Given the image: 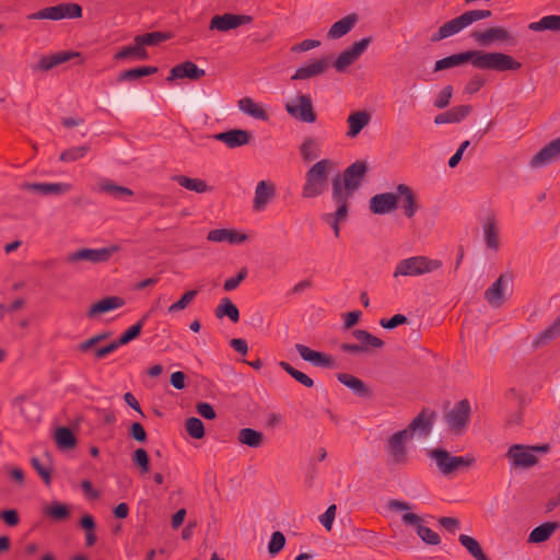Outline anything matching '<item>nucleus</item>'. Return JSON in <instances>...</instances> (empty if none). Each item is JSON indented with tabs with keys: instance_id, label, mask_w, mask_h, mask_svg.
<instances>
[{
	"instance_id": "1",
	"label": "nucleus",
	"mask_w": 560,
	"mask_h": 560,
	"mask_svg": "<svg viewBox=\"0 0 560 560\" xmlns=\"http://www.w3.org/2000/svg\"><path fill=\"white\" fill-rule=\"evenodd\" d=\"M388 508L392 511L400 512L404 524L412 526L422 541L428 545L440 544V536L429 527L424 526L423 518L411 511L412 506L408 502L390 500L388 502Z\"/></svg>"
},
{
	"instance_id": "2",
	"label": "nucleus",
	"mask_w": 560,
	"mask_h": 560,
	"mask_svg": "<svg viewBox=\"0 0 560 560\" xmlns=\"http://www.w3.org/2000/svg\"><path fill=\"white\" fill-rule=\"evenodd\" d=\"M334 168V162L330 160H320L316 162L305 174V183L302 189L304 198H316L326 189L330 171Z\"/></svg>"
},
{
	"instance_id": "3",
	"label": "nucleus",
	"mask_w": 560,
	"mask_h": 560,
	"mask_svg": "<svg viewBox=\"0 0 560 560\" xmlns=\"http://www.w3.org/2000/svg\"><path fill=\"white\" fill-rule=\"evenodd\" d=\"M368 166L365 162L357 161L346 168L343 176L334 177L331 192H339L343 199L349 200L353 192L361 186Z\"/></svg>"
},
{
	"instance_id": "4",
	"label": "nucleus",
	"mask_w": 560,
	"mask_h": 560,
	"mask_svg": "<svg viewBox=\"0 0 560 560\" xmlns=\"http://www.w3.org/2000/svg\"><path fill=\"white\" fill-rule=\"evenodd\" d=\"M471 56L472 66L482 70L513 71L521 68L518 61L503 52L471 50Z\"/></svg>"
},
{
	"instance_id": "5",
	"label": "nucleus",
	"mask_w": 560,
	"mask_h": 560,
	"mask_svg": "<svg viewBox=\"0 0 560 560\" xmlns=\"http://www.w3.org/2000/svg\"><path fill=\"white\" fill-rule=\"evenodd\" d=\"M442 267V262L425 256H412L397 262L393 277H420Z\"/></svg>"
},
{
	"instance_id": "6",
	"label": "nucleus",
	"mask_w": 560,
	"mask_h": 560,
	"mask_svg": "<svg viewBox=\"0 0 560 560\" xmlns=\"http://www.w3.org/2000/svg\"><path fill=\"white\" fill-rule=\"evenodd\" d=\"M120 246L112 244L102 248H81L67 256V261L72 265H79L82 261L91 264H102L109 260L110 256L117 253Z\"/></svg>"
},
{
	"instance_id": "7",
	"label": "nucleus",
	"mask_w": 560,
	"mask_h": 560,
	"mask_svg": "<svg viewBox=\"0 0 560 560\" xmlns=\"http://www.w3.org/2000/svg\"><path fill=\"white\" fill-rule=\"evenodd\" d=\"M285 110L295 119L304 122H314L316 120L312 98L307 94L298 93L294 97L288 98Z\"/></svg>"
},
{
	"instance_id": "8",
	"label": "nucleus",
	"mask_w": 560,
	"mask_h": 560,
	"mask_svg": "<svg viewBox=\"0 0 560 560\" xmlns=\"http://www.w3.org/2000/svg\"><path fill=\"white\" fill-rule=\"evenodd\" d=\"M490 15H491V11H489V10L467 11L464 14H462L460 16L446 22L441 27L443 30V33H445V35L447 37H451L455 34L459 33L464 28L468 27L474 22L482 20V19H487Z\"/></svg>"
},
{
	"instance_id": "9",
	"label": "nucleus",
	"mask_w": 560,
	"mask_h": 560,
	"mask_svg": "<svg viewBox=\"0 0 560 560\" xmlns=\"http://www.w3.org/2000/svg\"><path fill=\"white\" fill-rule=\"evenodd\" d=\"M430 456L435 460L439 469L445 475L452 474L462 467L469 466L474 460L469 456H451L444 450H433L430 452Z\"/></svg>"
},
{
	"instance_id": "10",
	"label": "nucleus",
	"mask_w": 560,
	"mask_h": 560,
	"mask_svg": "<svg viewBox=\"0 0 560 560\" xmlns=\"http://www.w3.org/2000/svg\"><path fill=\"white\" fill-rule=\"evenodd\" d=\"M411 439L405 430L394 433L388 439L387 452L392 463L400 465L407 462V444Z\"/></svg>"
},
{
	"instance_id": "11",
	"label": "nucleus",
	"mask_w": 560,
	"mask_h": 560,
	"mask_svg": "<svg viewBox=\"0 0 560 560\" xmlns=\"http://www.w3.org/2000/svg\"><path fill=\"white\" fill-rule=\"evenodd\" d=\"M511 278L508 275H501L486 291L485 299L493 308L503 305L506 296L510 294Z\"/></svg>"
},
{
	"instance_id": "12",
	"label": "nucleus",
	"mask_w": 560,
	"mask_h": 560,
	"mask_svg": "<svg viewBox=\"0 0 560 560\" xmlns=\"http://www.w3.org/2000/svg\"><path fill=\"white\" fill-rule=\"evenodd\" d=\"M506 456L514 468H529L537 463L534 450L522 444L512 445L509 448Z\"/></svg>"
},
{
	"instance_id": "13",
	"label": "nucleus",
	"mask_w": 560,
	"mask_h": 560,
	"mask_svg": "<svg viewBox=\"0 0 560 560\" xmlns=\"http://www.w3.org/2000/svg\"><path fill=\"white\" fill-rule=\"evenodd\" d=\"M371 42V37H365L359 42H355L351 47L343 50L335 61V68L337 71H345L347 67L358 60L360 56L366 50Z\"/></svg>"
},
{
	"instance_id": "14",
	"label": "nucleus",
	"mask_w": 560,
	"mask_h": 560,
	"mask_svg": "<svg viewBox=\"0 0 560 560\" xmlns=\"http://www.w3.org/2000/svg\"><path fill=\"white\" fill-rule=\"evenodd\" d=\"M68 183H24L22 189L37 194L43 197L61 196L71 190Z\"/></svg>"
},
{
	"instance_id": "15",
	"label": "nucleus",
	"mask_w": 560,
	"mask_h": 560,
	"mask_svg": "<svg viewBox=\"0 0 560 560\" xmlns=\"http://www.w3.org/2000/svg\"><path fill=\"white\" fill-rule=\"evenodd\" d=\"M252 21L248 15L225 13L222 15H214L210 21V30H217L220 32H228L243 24H247Z\"/></svg>"
},
{
	"instance_id": "16",
	"label": "nucleus",
	"mask_w": 560,
	"mask_h": 560,
	"mask_svg": "<svg viewBox=\"0 0 560 560\" xmlns=\"http://www.w3.org/2000/svg\"><path fill=\"white\" fill-rule=\"evenodd\" d=\"M558 159H560V137L549 142L536 153L530 160L529 165L532 168H540Z\"/></svg>"
},
{
	"instance_id": "17",
	"label": "nucleus",
	"mask_w": 560,
	"mask_h": 560,
	"mask_svg": "<svg viewBox=\"0 0 560 560\" xmlns=\"http://www.w3.org/2000/svg\"><path fill=\"white\" fill-rule=\"evenodd\" d=\"M331 198L337 206L335 213H326L323 219L327 221L334 230L335 235L339 236V223L345 221L348 215V200L343 199L342 196L335 191L331 192Z\"/></svg>"
},
{
	"instance_id": "18",
	"label": "nucleus",
	"mask_w": 560,
	"mask_h": 560,
	"mask_svg": "<svg viewBox=\"0 0 560 560\" xmlns=\"http://www.w3.org/2000/svg\"><path fill=\"white\" fill-rule=\"evenodd\" d=\"M470 405L467 400L457 402L451 410L446 412V421L452 430H460L464 428L469 418Z\"/></svg>"
},
{
	"instance_id": "19",
	"label": "nucleus",
	"mask_w": 560,
	"mask_h": 560,
	"mask_svg": "<svg viewBox=\"0 0 560 560\" xmlns=\"http://www.w3.org/2000/svg\"><path fill=\"white\" fill-rule=\"evenodd\" d=\"M79 56L80 54L75 51H60L50 56L43 55L39 57L37 63L32 65V69L34 71H49L55 67Z\"/></svg>"
},
{
	"instance_id": "20",
	"label": "nucleus",
	"mask_w": 560,
	"mask_h": 560,
	"mask_svg": "<svg viewBox=\"0 0 560 560\" xmlns=\"http://www.w3.org/2000/svg\"><path fill=\"white\" fill-rule=\"evenodd\" d=\"M370 209L375 214H388L397 209V196L394 192L375 195L370 200Z\"/></svg>"
},
{
	"instance_id": "21",
	"label": "nucleus",
	"mask_w": 560,
	"mask_h": 560,
	"mask_svg": "<svg viewBox=\"0 0 560 560\" xmlns=\"http://www.w3.org/2000/svg\"><path fill=\"white\" fill-rule=\"evenodd\" d=\"M208 241L214 243H229L232 245L241 244L247 241V235L236 230L229 229H217L212 230L208 234Z\"/></svg>"
},
{
	"instance_id": "22",
	"label": "nucleus",
	"mask_w": 560,
	"mask_h": 560,
	"mask_svg": "<svg viewBox=\"0 0 560 560\" xmlns=\"http://www.w3.org/2000/svg\"><path fill=\"white\" fill-rule=\"evenodd\" d=\"M397 202L401 201V208L407 218H412L417 210H418V203L416 200V196L410 187L400 184L397 186Z\"/></svg>"
},
{
	"instance_id": "23",
	"label": "nucleus",
	"mask_w": 560,
	"mask_h": 560,
	"mask_svg": "<svg viewBox=\"0 0 560 560\" xmlns=\"http://www.w3.org/2000/svg\"><path fill=\"white\" fill-rule=\"evenodd\" d=\"M205 75V70L198 68L191 61H185L175 66L167 77V81H174L179 78H188L191 80L199 79Z\"/></svg>"
},
{
	"instance_id": "24",
	"label": "nucleus",
	"mask_w": 560,
	"mask_h": 560,
	"mask_svg": "<svg viewBox=\"0 0 560 560\" xmlns=\"http://www.w3.org/2000/svg\"><path fill=\"white\" fill-rule=\"evenodd\" d=\"M432 415L423 410L412 422L404 429L411 438L413 435L427 436L432 429Z\"/></svg>"
},
{
	"instance_id": "25",
	"label": "nucleus",
	"mask_w": 560,
	"mask_h": 560,
	"mask_svg": "<svg viewBox=\"0 0 560 560\" xmlns=\"http://www.w3.org/2000/svg\"><path fill=\"white\" fill-rule=\"evenodd\" d=\"M215 140L225 143L229 148H237L248 143L250 133L243 129H232L214 136Z\"/></svg>"
},
{
	"instance_id": "26",
	"label": "nucleus",
	"mask_w": 560,
	"mask_h": 560,
	"mask_svg": "<svg viewBox=\"0 0 560 560\" xmlns=\"http://www.w3.org/2000/svg\"><path fill=\"white\" fill-rule=\"evenodd\" d=\"M295 349L298 350L299 354L301 355V358L304 361H307L315 366H322V368L332 366L331 358L322 352L314 351V350L310 349L308 347L301 345V343H296Z\"/></svg>"
},
{
	"instance_id": "27",
	"label": "nucleus",
	"mask_w": 560,
	"mask_h": 560,
	"mask_svg": "<svg viewBox=\"0 0 560 560\" xmlns=\"http://www.w3.org/2000/svg\"><path fill=\"white\" fill-rule=\"evenodd\" d=\"M49 20L75 19L82 15V9L75 3H61L48 8Z\"/></svg>"
},
{
	"instance_id": "28",
	"label": "nucleus",
	"mask_w": 560,
	"mask_h": 560,
	"mask_svg": "<svg viewBox=\"0 0 560 560\" xmlns=\"http://www.w3.org/2000/svg\"><path fill=\"white\" fill-rule=\"evenodd\" d=\"M474 38L481 45L488 46L494 42H506L510 39V34L506 30L500 26L490 27L483 32H476Z\"/></svg>"
},
{
	"instance_id": "29",
	"label": "nucleus",
	"mask_w": 560,
	"mask_h": 560,
	"mask_svg": "<svg viewBox=\"0 0 560 560\" xmlns=\"http://www.w3.org/2000/svg\"><path fill=\"white\" fill-rule=\"evenodd\" d=\"M275 195V187L272 184L261 180L257 184L254 197V209L261 211L266 208L267 203Z\"/></svg>"
},
{
	"instance_id": "30",
	"label": "nucleus",
	"mask_w": 560,
	"mask_h": 560,
	"mask_svg": "<svg viewBox=\"0 0 560 560\" xmlns=\"http://www.w3.org/2000/svg\"><path fill=\"white\" fill-rule=\"evenodd\" d=\"M358 22V15L352 13L334 23L327 33L328 38L338 39L348 34Z\"/></svg>"
},
{
	"instance_id": "31",
	"label": "nucleus",
	"mask_w": 560,
	"mask_h": 560,
	"mask_svg": "<svg viewBox=\"0 0 560 560\" xmlns=\"http://www.w3.org/2000/svg\"><path fill=\"white\" fill-rule=\"evenodd\" d=\"M238 109L255 119L267 120L268 115L264 107L250 97H243L237 102Z\"/></svg>"
},
{
	"instance_id": "32",
	"label": "nucleus",
	"mask_w": 560,
	"mask_h": 560,
	"mask_svg": "<svg viewBox=\"0 0 560 560\" xmlns=\"http://www.w3.org/2000/svg\"><path fill=\"white\" fill-rule=\"evenodd\" d=\"M98 188L101 191L106 192L121 201L128 200L133 195L132 190L129 188L117 185L109 179H102L98 184Z\"/></svg>"
},
{
	"instance_id": "33",
	"label": "nucleus",
	"mask_w": 560,
	"mask_h": 560,
	"mask_svg": "<svg viewBox=\"0 0 560 560\" xmlns=\"http://www.w3.org/2000/svg\"><path fill=\"white\" fill-rule=\"evenodd\" d=\"M559 528V524L557 522H547L537 527H535L529 536L528 541L532 544H540L548 540L551 535Z\"/></svg>"
},
{
	"instance_id": "34",
	"label": "nucleus",
	"mask_w": 560,
	"mask_h": 560,
	"mask_svg": "<svg viewBox=\"0 0 560 560\" xmlns=\"http://www.w3.org/2000/svg\"><path fill=\"white\" fill-rule=\"evenodd\" d=\"M327 66H328V63H327L326 59L315 60L314 62H312L305 67L299 68L296 70V72L293 74L292 79L293 80H304V79H308V78L318 75L327 69Z\"/></svg>"
},
{
	"instance_id": "35",
	"label": "nucleus",
	"mask_w": 560,
	"mask_h": 560,
	"mask_svg": "<svg viewBox=\"0 0 560 560\" xmlns=\"http://www.w3.org/2000/svg\"><path fill=\"white\" fill-rule=\"evenodd\" d=\"M124 304L122 300L117 296L105 298L97 303L93 304L89 311L90 317L114 311Z\"/></svg>"
},
{
	"instance_id": "36",
	"label": "nucleus",
	"mask_w": 560,
	"mask_h": 560,
	"mask_svg": "<svg viewBox=\"0 0 560 560\" xmlns=\"http://www.w3.org/2000/svg\"><path fill=\"white\" fill-rule=\"evenodd\" d=\"M471 50L448 56L446 58L438 60L435 62L434 70L441 71L448 68L460 66L467 61L471 62Z\"/></svg>"
},
{
	"instance_id": "37",
	"label": "nucleus",
	"mask_w": 560,
	"mask_h": 560,
	"mask_svg": "<svg viewBox=\"0 0 560 560\" xmlns=\"http://www.w3.org/2000/svg\"><path fill=\"white\" fill-rule=\"evenodd\" d=\"M370 115L365 112H355L348 117L349 130L347 136L357 137L360 131L369 124Z\"/></svg>"
},
{
	"instance_id": "38",
	"label": "nucleus",
	"mask_w": 560,
	"mask_h": 560,
	"mask_svg": "<svg viewBox=\"0 0 560 560\" xmlns=\"http://www.w3.org/2000/svg\"><path fill=\"white\" fill-rule=\"evenodd\" d=\"M529 30L535 32L541 31H560V14L559 15H546L541 18L537 22H533L529 24Z\"/></svg>"
},
{
	"instance_id": "39",
	"label": "nucleus",
	"mask_w": 560,
	"mask_h": 560,
	"mask_svg": "<svg viewBox=\"0 0 560 560\" xmlns=\"http://www.w3.org/2000/svg\"><path fill=\"white\" fill-rule=\"evenodd\" d=\"M262 440L264 434L250 428H244L238 432V441L250 447H259Z\"/></svg>"
},
{
	"instance_id": "40",
	"label": "nucleus",
	"mask_w": 560,
	"mask_h": 560,
	"mask_svg": "<svg viewBox=\"0 0 560 560\" xmlns=\"http://www.w3.org/2000/svg\"><path fill=\"white\" fill-rule=\"evenodd\" d=\"M182 187L201 194L208 190V185L206 182L198 178H190L184 175H176L173 177Z\"/></svg>"
},
{
	"instance_id": "41",
	"label": "nucleus",
	"mask_w": 560,
	"mask_h": 560,
	"mask_svg": "<svg viewBox=\"0 0 560 560\" xmlns=\"http://www.w3.org/2000/svg\"><path fill=\"white\" fill-rule=\"evenodd\" d=\"M215 315L219 318L228 316L234 323H236L240 318L238 308L228 298L221 300V303L215 310Z\"/></svg>"
},
{
	"instance_id": "42",
	"label": "nucleus",
	"mask_w": 560,
	"mask_h": 560,
	"mask_svg": "<svg viewBox=\"0 0 560 560\" xmlns=\"http://www.w3.org/2000/svg\"><path fill=\"white\" fill-rule=\"evenodd\" d=\"M130 57L144 60L148 58V52L141 44L135 42V45L124 47L115 55L116 59H126Z\"/></svg>"
},
{
	"instance_id": "43",
	"label": "nucleus",
	"mask_w": 560,
	"mask_h": 560,
	"mask_svg": "<svg viewBox=\"0 0 560 560\" xmlns=\"http://www.w3.org/2000/svg\"><path fill=\"white\" fill-rule=\"evenodd\" d=\"M338 381L353 390L357 395H368V388L365 384L358 377L342 373L338 375Z\"/></svg>"
},
{
	"instance_id": "44",
	"label": "nucleus",
	"mask_w": 560,
	"mask_h": 560,
	"mask_svg": "<svg viewBox=\"0 0 560 560\" xmlns=\"http://www.w3.org/2000/svg\"><path fill=\"white\" fill-rule=\"evenodd\" d=\"M353 336L358 341H360L359 346L364 347V351H368L370 348H381L384 345L381 339L371 335L366 330L357 329L353 331Z\"/></svg>"
},
{
	"instance_id": "45",
	"label": "nucleus",
	"mask_w": 560,
	"mask_h": 560,
	"mask_svg": "<svg viewBox=\"0 0 560 560\" xmlns=\"http://www.w3.org/2000/svg\"><path fill=\"white\" fill-rule=\"evenodd\" d=\"M55 439L59 447L68 450L74 447L77 440L72 432L65 427L58 428L55 433Z\"/></svg>"
},
{
	"instance_id": "46",
	"label": "nucleus",
	"mask_w": 560,
	"mask_h": 560,
	"mask_svg": "<svg viewBox=\"0 0 560 560\" xmlns=\"http://www.w3.org/2000/svg\"><path fill=\"white\" fill-rule=\"evenodd\" d=\"M483 240L488 249L497 250L499 248V233L493 222L483 226Z\"/></svg>"
},
{
	"instance_id": "47",
	"label": "nucleus",
	"mask_w": 560,
	"mask_h": 560,
	"mask_svg": "<svg viewBox=\"0 0 560 560\" xmlns=\"http://www.w3.org/2000/svg\"><path fill=\"white\" fill-rule=\"evenodd\" d=\"M560 335V316L534 340V345L539 347L544 342L551 340Z\"/></svg>"
},
{
	"instance_id": "48",
	"label": "nucleus",
	"mask_w": 560,
	"mask_h": 560,
	"mask_svg": "<svg viewBox=\"0 0 560 560\" xmlns=\"http://www.w3.org/2000/svg\"><path fill=\"white\" fill-rule=\"evenodd\" d=\"M167 38H168V35L165 33L153 32V33L136 36L135 42H137L138 44H141L142 47L145 48V46L158 45L159 43H161Z\"/></svg>"
},
{
	"instance_id": "49",
	"label": "nucleus",
	"mask_w": 560,
	"mask_h": 560,
	"mask_svg": "<svg viewBox=\"0 0 560 560\" xmlns=\"http://www.w3.org/2000/svg\"><path fill=\"white\" fill-rule=\"evenodd\" d=\"M158 71V68L155 67H141V68H135V69H129V70H126L124 71L120 77H119V80H133V79H138V78H141L143 75H149V74H153Z\"/></svg>"
},
{
	"instance_id": "50",
	"label": "nucleus",
	"mask_w": 560,
	"mask_h": 560,
	"mask_svg": "<svg viewBox=\"0 0 560 560\" xmlns=\"http://www.w3.org/2000/svg\"><path fill=\"white\" fill-rule=\"evenodd\" d=\"M301 155L303 158L304 161H314L316 160L319 154L317 153L316 151V143L314 141V139L312 138H307L303 141V143L301 144Z\"/></svg>"
},
{
	"instance_id": "51",
	"label": "nucleus",
	"mask_w": 560,
	"mask_h": 560,
	"mask_svg": "<svg viewBox=\"0 0 560 560\" xmlns=\"http://www.w3.org/2000/svg\"><path fill=\"white\" fill-rule=\"evenodd\" d=\"M280 366L287 371L293 378H295L299 383L303 384L306 387H312L314 382L306 374L293 369L289 363L282 361L280 362Z\"/></svg>"
},
{
	"instance_id": "52",
	"label": "nucleus",
	"mask_w": 560,
	"mask_h": 560,
	"mask_svg": "<svg viewBox=\"0 0 560 560\" xmlns=\"http://www.w3.org/2000/svg\"><path fill=\"white\" fill-rule=\"evenodd\" d=\"M44 512L55 520H62L69 515L68 506L59 502H54L46 506Z\"/></svg>"
},
{
	"instance_id": "53",
	"label": "nucleus",
	"mask_w": 560,
	"mask_h": 560,
	"mask_svg": "<svg viewBox=\"0 0 560 560\" xmlns=\"http://www.w3.org/2000/svg\"><path fill=\"white\" fill-rule=\"evenodd\" d=\"M196 294V290L187 291L177 302L173 303L168 307L167 312L171 314H175L177 312L185 310L188 306V304L195 299Z\"/></svg>"
},
{
	"instance_id": "54",
	"label": "nucleus",
	"mask_w": 560,
	"mask_h": 560,
	"mask_svg": "<svg viewBox=\"0 0 560 560\" xmlns=\"http://www.w3.org/2000/svg\"><path fill=\"white\" fill-rule=\"evenodd\" d=\"M188 433L195 439H201L205 435L203 423L200 419L191 417L186 422Z\"/></svg>"
},
{
	"instance_id": "55",
	"label": "nucleus",
	"mask_w": 560,
	"mask_h": 560,
	"mask_svg": "<svg viewBox=\"0 0 560 560\" xmlns=\"http://www.w3.org/2000/svg\"><path fill=\"white\" fill-rule=\"evenodd\" d=\"M88 151H89V148L85 145L71 148V149L65 151L60 155V160L63 162H74V161L85 156Z\"/></svg>"
},
{
	"instance_id": "56",
	"label": "nucleus",
	"mask_w": 560,
	"mask_h": 560,
	"mask_svg": "<svg viewBox=\"0 0 560 560\" xmlns=\"http://www.w3.org/2000/svg\"><path fill=\"white\" fill-rule=\"evenodd\" d=\"M459 541L467 549V551L475 558L482 552L479 542L468 535L462 534L459 536Z\"/></svg>"
},
{
	"instance_id": "57",
	"label": "nucleus",
	"mask_w": 560,
	"mask_h": 560,
	"mask_svg": "<svg viewBox=\"0 0 560 560\" xmlns=\"http://www.w3.org/2000/svg\"><path fill=\"white\" fill-rule=\"evenodd\" d=\"M133 463L140 468L141 472H148L150 469V460L148 453L143 448L135 451L132 456Z\"/></svg>"
},
{
	"instance_id": "58",
	"label": "nucleus",
	"mask_w": 560,
	"mask_h": 560,
	"mask_svg": "<svg viewBox=\"0 0 560 560\" xmlns=\"http://www.w3.org/2000/svg\"><path fill=\"white\" fill-rule=\"evenodd\" d=\"M284 535L280 532H275L271 535V539L268 545V551L270 552V555H277L284 547Z\"/></svg>"
},
{
	"instance_id": "59",
	"label": "nucleus",
	"mask_w": 560,
	"mask_h": 560,
	"mask_svg": "<svg viewBox=\"0 0 560 560\" xmlns=\"http://www.w3.org/2000/svg\"><path fill=\"white\" fill-rule=\"evenodd\" d=\"M32 466L37 471V474L42 477L46 485L50 483V468L40 462V459L33 457Z\"/></svg>"
},
{
	"instance_id": "60",
	"label": "nucleus",
	"mask_w": 560,
	"mask_h": 560,
	"mask_svg": "<svg viewBox=\"0 0 560 560\" xmlns=\"http://www.w3.org/2000/svg\"><path fill=\"white\" fill-rule=\"evenodd\" d=\"M246 276L247 269L243 267L236 277L225 280L223 289L228 292L235 290L238 287V284L246 278Z\"/></svg>"
},
{
	"instance_id": "61",
	"label": "nucleus",
	"mask_w": 560,
	"mask_h": 560,
	"mask_svg": "<svg viewBox=\"0 0 560 560\" xmlns=\"http://www.w3.org/2000/svg\"><path fill=\"white\" fill-rule=\"evenodd\" d=\"M336 511H337V508L335 504L330 505L326 512L324 514H322L319 516V522L322 523V525L327 529V530H330L331 527H332V523L335 521V517H336Z\"/></svg>"
},
{
	"instance_id": "62",
	"label": "nucleus",
	"mask_w": 560,
	"mask_h": 560,
	"mask_svg": "<svg viewBox=\"0 0 560 560\" xmlns=\"http://www.w3.org/2000/svg\"><path fill=\"white\" fill-rule=\"evenodd\" d=\"M108 336H109V334H107V332L95 335L92 338L81 342L79 345V349L81 351H89L91 349H94L96 345H98L101 341L107 339Z\"/></svg>"
},
{
	"instance_id": "63",
	"label": "nucleus",
	"mask_w": 560,
	"mask_h": 560,
	"mask_svg": "<svg viewBox=\"0 0 560 560\" xmlns=\"http://www.w3.org/2000/svg\"><path fill=\"white\" fill-rule=\"evenodd\" d=\"M142 329V322L137 323L136 325H132L120 338L119 343H129L133 339H136Z\"/></svg>"
},
{
	"instance_id": "64",
	"label": "nucleus",
	"mask_w": 560,
	"mask_h": 560,
	"mask_svg": "<svg viewBox=\"0 0 560 560\" xmlns=\"http://www.w3.org/2000/svg\"><path fill=\"white\" fill-rule=\"evenodd\" d=\"M453 90L451 86H445L438 95L434 105L438 108H444L448 105L452 97Z\"/></svg>"
}]
</instances>
